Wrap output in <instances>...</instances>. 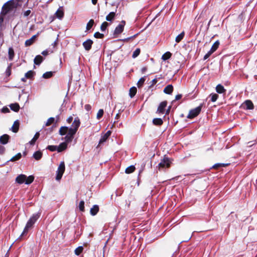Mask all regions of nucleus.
<instances>
[{
  "label": "nucleus",
  "instance_id": "2f4dec72",
  "mask_svg": "<svg viewBox=\"0 0 257 257\" xmlns=\"http://www.w3.org/2000/svg\"><path fill=\"white\" fill-rule=\"evenodd\" d=\"M22 157V154L21 153H19L16 154L15 156L13 157L8 162L12 161L15 162L16 161L19 160Z\"/></svg>",
  "mask_w": 257,
  "mask_h": 257
},
{
  "label": "nucleus",
  "instance_id": "3c124183",
  "mask_svg": "<svg viewBox=\"0 0 257 257\" xmlns=\"http://www.w3.org/2000/svg\"><path fill=\"white\" fill-rule=\"evenodd\" d=\"M79 209L81 211H84V201L81 200L79 204Z\"/></svg>",
  "mask_w": 257,
  "mask_h": 257
},
{
  "label": "nucleus",
  "instance_id": "4be33fe9",
  "mask_svg": "<svg viewBox=\"0 0 257 257\" xmlns=\"http://www.w3.org/2000/svg\"><path fill=\"white\" fill-rule=\"evenodd\" d=\"M42 153L40 151H38L35 152L33 155V157L36 160H40L42 157Z\"/></svg>",
  "mask_w": 257,
  "mask_h": 257
},
{
  "label": "nucleus",
  "instance_id": "a211bd4d",
  "mask_svg": "<svg viewBox=\"0 0 257 257\" xmlns=\"http://www.w3.org/2000/svg\"><path fill=\"white\" fill-rule=\"evenodd\" d=\"M43 60L44 58L41 55H38L35 57L34 60V62L35 64L37 65H40Z\"/></svg>",
  "mask_w": 257,
  "mask_h": 257
},
{
  "label": "nucleus",
  "instance_id": "39448f33",
  "mask_svg": "<svg viewBox=\"0 0 257 257\" xmlns=\"http://www.w3.org/2000/svg\"><path fill=\"white\" fill-rule=\"evenodd\" d=\"M202 104H200V105L197 107L190 110L187 117L188 118H193L197 116L200 113L202 107Z\"/></svg>",
  "mask_w": 257,
  "mask_h": 257
},
{
  "label": "nucleus",
  "instance_id": "bb28decb",
  "mask_svg": "<svg viewBox=\"0 0 257 257\" xmlns=\"http://www.w3.org/2000/svg\"><path fill=\"white\" fill-rule=\"evenodd\" d=\"M19 121L18 120L15 121L13 126L12 127V131L14 133H17L19 130Z\"/></svg>",
  "mask_w": 257,
  "mask_h": 257
},
{
  "label": "nucleus",
  "instance_id": "4468645a",
  "mask_svg": "<svg viewBox=\"0 0 257 257\" xmlns=\"http://www.w3.org/2000/svg\"><path fill=\"white\" fill-rule=\"evenodd\" d=\"M244 107L246 109H253V104L252 101L250 100H246L244 101Z\"/></svg>",
  "mask_w": 257,
  "mask_h": 257
},
{
  "label": "nucleus",
  "instance_id": "aec40b11",
  "mask_svg": "<svg viewBox=\"0 0 257 257\" xmlns=\"http://www.w3.org/2000/svg\"><path fill=\"white\" fill-rule=\"evenodd\" d=\"M99 211V206L97 205H94L90 209V213L91 215H95Z\"/></svg>",
  "mask_w": 257,
  "mask_h": 257
},
{
  "label": "nucleus",
  "instance_id": "cd10ccee",
  "mask_svg": "<svg viewBox=\"0 0 257 257\" xmlns=\"http://www.w3.org/2000/svg\"><path fill=\"white\" fill-rule=\"evenodd\" d=\"M115 16V12H111L106 16V20L109 22H111L114 18Z\"/></svg>",
  "mask_w": 257,
  "mask_h": 257
},
{
  "label": "nucleus",
  "instance_id": "864d4df0",
  "mask_svg": "<svg viewBox=\"0 0 257 257\" xmlns=\"http://www.w3.org/2000/svg\"><path fill=\"white\" fill-rule=\"evenodd\" d=\"M6 149L5 147L0 144V155H3L5 153Z\"/></svg>",
  "mask_w": 257,
  "mask_h": 257
},
{
  "label": "nucleus",
  "instance_id": "6e6d98bb",
  "mask_svg": "<svg viewBox=\"0 0 257 257\" xmlns=\"http://www.w3.org/2000/svg\"><path fill=\"white\" fill-rule=\"evenodd\" d=\"M84 108L87 111H89L91 109V106L90 104H85Z\"/></svg>",
  "mask_w": 257,
  "mask_h": 257
},
{
  "label": "nucleus",
  "instance_id": "412c9836",
  "mask_svg": "<svg viewBox=\"0 0 257 257\" xmlns=\"http://www.w3.org/2000/svg\"><path fill=\"white\" fill-rule=\"evenodd\" d=\"M36 37H37V35H35L33 36L30 39L26 40L25 43V46L28 47V46L32 45L33 44L34 40H35V38H36Z\"/></svg>",
  "mask_w": 257,
  "mask_h": 257
},
{
  "label": "nucleus",
  "instance_id": "13d9d810",
  "mask_svg": "<svg viewBox=\"0 0 257 257\" xmlns=\"http://www.w3.org/2000/svg\"><path fill=\"white\" fill-rule=\"evenodd\" d=\"M157 78H154L151 81V86L155 85V84L157 83Z\"/></svg>",
  "mask_w": 257,
  "mask_h": 257
},
{
  "label": "nucleus",
  "instance_id": "c756f323",
  "mask_svg": "<svg viewBox=\"0 0 257 257\" xmlns=\"http://www.w3.org/2000/svg\"><path fill=\"white\" fill-rule=\"evenodd\" d=\"M137 89L135 87H132L130 89L129 95L131 98H133L135 96L137 93Z\"/></svg>",
  "mask_w": 257,
  "mask_h": 257
},
{
  "label": "nucleus",
  "instance_id": "0eeeda50",
  "mask_svg": "<svg viewBox=\"0 0 257 257\" xmlns=\"http://www.w3.org/2000/svg\"><path fill=\"white\" fill-rule=\"evenodd\" d=\"M219 45V42L218 41H216L215 42H214L210 50L204 55L203 60H205L208 58L209 56L217 49Z\"/></svg>",
  "mask_w": 257,
  "mask_h": 257
},
{
  "label": "nucleus",
  "instance_id": "c9c22d12",
  "mask_svg": "<svg viewBox=\"0 0 257 257\" xmlns=\"http://www.w3.org/2000/svg\"><path fill=\"white\" fill-rule=\"evenodd\" d=\"M94 21L93 19L90 20L86 25V31H89L92 27V26L94 25Z\"/></svg>",
  "mask_w": 257,
  "mask_h": 257
},
{
  "label": "nucleus",
  "instance_id": "f704fd0d",
  "mask_svg": "<svg viewBox=\"0 0 257 257\" xmlns=\"http://www.w3.org/2000/svg\"><path fill=\"white\" fill-rule=\"evenodd\" d=\"M185 33L184 32H182L176 37L175 41L177 43H179L183 39Z\"/></svg>",
  "mask_w": 257,
  "mask_h": 257
},
{
  "label": "nucleus",
  "instance_id": "393cba45",
  "mask_svg": "<svg viewBox=\"0 0 257 257\" xmlns=\"http://www.w3.org/2000/svg\"><path fill=\"white\" fill-rule=\"evenodd\" d=\"M10 107V108L15 112H18L19 111L20 106L17 103L11 104Z\"/></svg>",
  "mask_w": 257,
  "mask_h": 257
},
{
  "label": "nucleus",
  "instance_id": "7c9ffc66",
  "mask_svg": "<svg viewBox=\"0 0 257 257\" xmlns=\"http://www.w3.org/2000/svg\"><path fill=\"white\" fill-rule=\"evenodd\" d=\"M171 56H172V54L170 52H169V51L166 52L162 55V59L163 61H166V60H168L169 59H170L171 58Z\"/></svg>",
  "mask_w": 257,
  "mask_h": 257
},
{
  "label": "nucleus",
  "instance_id": "20e7f679",
  "mask_svg": "<svg viewBox=\"0 0 257 257\" xmlns=\"http://www.w3.org/2000/svg\"><path fill=\"white\" fill-rule=\"evenodd\" d=\"M65 163L64 161H62L60 162L59 166L57 169L56 171L57 175L56 176V180L58 181L60 180L63 175V173L65 171Z\"/></svg>",
  "mask_w": 257,
  "mask_h": 257
},
{
  "label": "nucleus",
  "instance_id": "473e14b6",
  "mask_svg": "<svg viewBox=\"0 0 257 257\" xmlns=\"http://www.w3.org/2000/svg\"><path fill=\"white\" fill-rule=\"evenodd\" d=\"M55 15L57 18L61 20L64 17V12L62 10L58 9L55 13Z\"/></svg>",
  "mask_w": 257,
  "mask_h": 257
},
{
  "label": "nucleus",
  "instance_id": "58836bf2",
  "mask_svg": "<svg viewBox=\"0 0 257 257\" xmlns=\"http://www.w3.org/2000/svg\"><path fill=\"white\" fill-rule=\"evenodd\" d=\"M34 180V177L32 175H30L28 177L26 178L25 180V184L27 185H29L33 182Z\"/></svg>",
  "mask_w": 257,
  "mask_h": 257
},
{
  "label": "nucleus",
  "instance_id": "09e8293b",
  "mask_svg": "<svg viewBox=\"0 0 257 257\" xmlns=\"http://www.w3.org/2000/svg\"><path fill=\"white\" fill-rule=\"evenodd\" d=\"M94 37L97 39H102L104 37V34L96 32L94 33Z\"/></svg>",
  "mask_w": 257,
  "mask_h": 257
},
{
  "label": "nucleus",
  "instance_id": "ddd939ff",
  "mask_svg": "<svg viewBox=\"0 0 257 257\" xmlns=\"http://www.w3.org/2000/svg\"><path fill=\"white\" fill-rule=\"evenodd\" d=\"M111 132L110 131H108L103 136L101 137L99 141V144H101L105 142L111 135Z\"/></svg>",
  "mask_w": 257,
  "mask_h": 257
},
{
  "label": "nucleus",
  "instance_id": "dca6fc26",
  "mask_svg": "<svg viewBox=\"0 0 257 257\" xmlns=\"http://www.w3.org/2000/svg\"><path fill=\"white\" fill-rule=\"evenodd\" d=\"M69 127L68 126H61L59 131V134L60 136H64L65 135H67V133L68 131L69 132Z\"/></svg>",
  "mask_w": 257,
  "mask_h": 257
},
{
  "label": "nucleus",
  "instance_id": "9d476101",
  "mask_svg": "<svg viewBox=\"0 0 257 257\" xmlns=\"http://www.w3.org/2000/svg\"><path fill=\"white\" fill-rule=\"evenodd\" d=\"M167 101H164L161 102L158 107L157 112L159 113H164L165 112V108L167 106Z\"/></svg>",
  "mask_w": 257,
  "mask_h": 257
},
{
  "label": "nucleus",
  "instance_id": "a19ab883",
  "mask_svg": "<svg viewBox=\"0 0 257 257\" xmlns=\"http://www.w3.org/2000/svg\"><path fill=\"white\" fill-rule=\"evenodd\" d=\"M145 76L143 77L140 79L137 83V85L139 88L142 87L145 81Z\"/></svg>",
  "mask_w": 257,
  "mask_h": 257
},
{
  "label": "nucleus",
  "instance_id": "052dcab7",
  "mask_svg": "<svg viewBox=\"0 0 257 257\" xmlns=\"http://www.w3.org/2000/svg\"><path fill=\"white\" fill-rule=\"evenodd\" d=\"M41 54L44 55V56H47L48 55L49 53H48V51L47 50H45L44 51H43Z\"/></svg>",
  "mask_w": 257,
  "mask_h": 257
},
{
  "label": "nucleus",
  "instance_id": "5fc2aeb1",
  "mask_svg": "<svg viewBox=\"0 0 257 257\" xmlns=\"http://www.w3.org/2000/svg\"><path fill=\"white\" fill-rule=\"evenodd\" d=\"M31 13V10H28L24 12L23 16L24 17H27L28 16H29L30 15Z\"/></svg>",
  "mask_w": 257,
  "mask_h": 257
},
{
  "label": "nucleus",
  "instance_id": "a18cd8bd",
  "mask_svg": "<svg viewBox=\"0 0 257 257\" xmlns=\"http://www.w3.org/2000/svg\"><path fill=\"white\" fill-rule=\"evenodd\" d=\"M46 149L49 150L51 152L57 151V146L49 145L46 148Z\"/></svg>",
  "mask_w": 257,
  "mask_h": 257
},
{
  "label": "nucleus",
  "instance_id": "5701e85b",
  "mask_svg": "<svg viewBox=\"0 0 257 257\" xmlns=\"http://www.w3.org/2000/svg\"><path fill=\"white\" fill-rule=\"evenodd\" d=\"M14 56L15 52L13 48L12 47H10L8 50L9 60L10 61H12L14 59Z\"/></svg>",
  "mask_w": 257,
  "mask_h": 257
},
{
  "label": "nucleus",
  "instance_id": "b1692460",
  "mask_svg": "<svg viewBox=\"0 0 257 257\" xmlns=\"http://www.w3.org/2000/svg\"><path fill=\"white\" fill-rule=\"evenodd\" d=\"M40 136L39 132H37L34 135L33 139L29 142V144L31 145H34L36 141L38 139Z\"/></svg>",
  "mask_w": 257,
  "mask_h": 257
},
{
  "label": "nucleus",
  "instance_id": "774afa93",
  "mask_svg": "<svg viewBox=\"0 0 257 257\" xmlns=\"http://www.w3.org/2000/svg\"><path fill=\"white\" fill-rule=\"evenodd\" d=\"M119 117H120L119 114L117 113L116 115H115V118L117 119L119 118Z\"/></svg>",
  "mask_w": 257,
  "mask_h": 257
},
{
  "label": "nucleus",
  "instance_id": "4d7b16f0",
  "mask_svg": "<svg viewBox=\"0 0 257 257\" xmlns=\"http://www.w3.org/2000/svg\"><path fill=\"white\" fill-rule=\"evenodd\" d=\"M73 117L72 116H70L66 120V121L68 123H70L73 121Z\"/></svg>",
  "mask_w": 257,
  "mask_h": 257
},
{
  "label": "nucleus",
  "instance_id": "a878e982",
  "mask_svg": "<svg viewBox=\"0 0 257 257\" xmlns=\"http://www.w3.org/2000/svg\"><path fill=\"white\" fill-rule=\"evenodd\" d=\"M153 123L155 125L160 126L163 123V121L161 118H155L153 119Z\"/></svg>",
  "mask_w": 257,
  "mask_h": 257
},
{
  "label": "nucleus",
  "instance_id": "6ab92c4d",
  "mask_svg": "<svg viewBox=\"0 0 257 257\" xmlns=\"http://www.w3.org/2000/svg\"><path fill=\"white\" fill-rule=\"evenodd\" d=\"M216 91L219 94L224 93L226 92V89L224 86L220 84H218L216 86Z\"/></svg>",
  "mask_w": 257,
  "mask_h": 257
},
{
  "label": "nucleus",
  "instance_id": "1a4fd4ad",
  "mask_svg": "<svg viewBox=\"0 0 257 257\" xmlns=\"http://www.w3.org/2000/svg\"><path fill=\"white\" fill-rule=\"evenodd\" d=\"M93 41L91 39H87L82 43V45L86 51H89L92 47Z\"/></svg>",
  "mask_w": 257,
  "mask_h": 257
},
{
  "label": "nucleus",
  "instance_id": "4c0bfd02",
  "mask_svg": "<svg viewBox=\"0 0 257 257\" xmlns=\"http://www.w3.org/2000/svg\"><path fill=\"white\" fill-rule=\"evenodd\" d=\"M135 167L134 165H131L126 168L125 172L126 174H130L133 173L135 170Z\"/></svg>",
  "mask_w": 257,
  "mask_h": 257
},
{
  "label": "nucleus",
  "instance_id": "72a5a7b5",
  "mask_svg": "<svg viewBox=\"0 0 257 257\" xmlns=\"http://www.w3.org/2000/svg\"><path fill=\"white\" fill-rule=\"evenodd\" d=\"M35 72L32 70H30L25 73V76L27 79H32L34 77Z\"/></svg>",
  "mask_w": 257,
  "mask_h": 257
},
{
  "label": "nucleus",
  "instance_id": "e433bc0d",
  "mask_svg": "<svg viewBox=\"0 0 257 257\" xmlns=\"http://www.w3.org/2000/svg\"><path fill=\"white\" fill-rule=\"evenodd\" d=\"M53 73L52 71H48L44 73L42 77L45 79H48L52 77Z\"/></svg>",
  "mask_w": 257,
  "mask_h": 257
},
{
  "label": "nucleus",
  "instance_id": "c03bdc74",
  "mask_svg": "<svg viewBox=\"0 0 257 257\" xmlns=\"http://www.w3.org/2000/svg\"><path fill=\"white\" fill-rule=\"evenodd\" d=\"M210 96H211V101L212 102H215L218 98V95L216 93H211Z\"/></svg>",
  "mask_w": 257,
  "mask_h": 257
},
{
  "label": "nucleus",
  "instance_id": "9b49d317",
  "mask_svg": "<svg viewBox=\"0 0 257 257\" xmlns=\"http://www.w3.org/2000/svg\"><path fill=\"white\" fill-rule=\"evenodd\" d=\"M10 139V137L7 134H4L0 137V144L5 145L7 144Z\"/></svg>",
  "mask_w": 257,
  "mask_h": 257
},
{
  "label": "nucleus",
  "instance_id": "6e6552de",
  "mask_svg": "<svg viewBox=\"0 0 257 257\" xmlns=\"http://www.w3.org/2000/svg\"><path fill=\"white\" fill-rule=\"evenodd\" d=\"M125 25V21L122 20L120 24H119L115 28L113 32V35H116L121 34L123 31Z\"/></svg>",
  "mask_w": 257,
  "mask_h": 257
},
{
  "label": "nucleus",
  "instance_id": "338daca9",
  "mask_svg": "<svg viewBox=\"0 0 257 257\" xmlns=\"http://www.w3.org/2000/svg\"><path fill=\"white\" fill-rule=\"evenodd\" d=\"M27 79V78L25 76L24 77L21 78V81L23 82H26Z\"/></svg>",
  "mask_w": 257,
  "mask_h": 257
},
{
  "label": "nucleus",
  "instance_id": "c85d7f7f",
  "mask_svg": "<svg viewBox=\"0 0 257 257\" xmlns=\"http://www.w3.org/2000/svg\"><path fill=\"white\" fill-rule=\"evenodd\" d=\"M228 165V164L216 163V164H215L214 165H213L211 167V169H217L220 167H225L227 166Z\"/></svg>",
  "mask_w": 257,
  "mask_h": 257
},
{
  "label": "nucleus",
  "instance_id": "8fccbe9b",
  "mask_svg": "<svg viewBox=\"0 0 257 257\" xmlns=\"http://www.w3.org/2000/svg\"><path fill=\"white\" fill-rule=\"evenodd\" d=\"M55 121V118L54 117H50L47 121L46 123V126H49L50 125H51L52 123H53Z\"/></svg>",
  "mask_w": 257,
  "mask_h": 257
},
{
  "label": "nucleus",
  "instance_id": "de8ad7c7",
  "mask_svg": "<svg viewBox=\"0 0 257 257\" xmlns=\"http://www.w3.org/2000/svg\"><path fill=\"white\" fill-rule=\"evenodd\" d=\"M103 113H104L103 110L102 109H100L97 113V116H96L97 118L98 119H100L102 117Z\"/></svg>",
  "mask_w": 257,
  "mask_h": 257
},
{
  "label": "nucleus",
  "instance_id": "423d86ee",
  "mask_svg": "<svg viewBox=\"0 0 257 257\" xmlns=\"http://www.w3.org/2000/svg\"><path fill=\"white\" fill-rule=\"evenodd\" d=\"M170 163L171 162L168 157H164L163 159L161 160L157 167L159 170L165 168H168L170 167Z\"/></svg>",
  "mask_w": 257,
  "mask_h": 257
},
{
  "label": "nucleus",
  "instance_id": "37998d69",
  "mask_svg": "<svg viewBox=\"0 0 257 257\" xmlns=\"http://www.w3.org/2000/svg\"><path fill=\"white\" fill-rule=\"evenodd\" d=\"M108 25L109 24L107 22H104L100 26V30L102 32L105 31Z\"/></svg>",
  "mask_w": 257,
  "mask_h": 257
},
{
  "label": "nucleus",
  "instance_id": "603ef678",
  "mask_svg": "<svg viewBox=\"0 0 257 257\" xmlns=\"http://www.w3.org/2000/svg\"><path fill=\"white\" fill-rule=\"evenodd\" d=\"M1 111L2 112L5 113L10 112V110L8 107H7V106H4L1 109Z\"/></svg>",
  "mask_w": 257,
  "mask_h": 257
},
{
  "label": "nucleus",
  "instance_id": "ea45409f",
  "mask_svg": "<svg viewBox=\"0 0 257 257\" xmlns=\"http://www.w3.org/2000/svg\"><path fill=\"white\" fill-rule=\"evenodd\" d=\"M12 66V63H10L6 69L5 74L7 76H10L11 74V68Z\"/></svg>",
  "mask_w": 257,
  "mask_h": 257
},
{
  "label": "nucleus",
  "instance_id": "0e129e2a",
  "mask_svg": "<svg viewBox=\"0 0 257 257\" xmlns=\"http://www.w3.org/2000/svg\"><path fill=\"white\" fill-rule=\"evenodd\" d=\"M3 21H4L3 17L1 16H0V27H1Z\"/></svg>",
  "mask_w": 257,
  "mask_h": 257
},
{
  "label": "nucleus",
  "instance_id": "bf43d9fd",
  "mask_svg": "<svg viewBox=\"0 0 257 257\" xmlns=\"http://www.w3.org/2000/svg\"><path fill=\"white\" fill-rule=\"evenodd\" d=\"M182 96V95L181 94H177V95H176L175 100H178L180 99L181 98Z\"/></svg>",
  "mask_w": 257,
  "mask_h": 257
},
{
  "label": "nucleus",
  "instance_id": "f03ea898",
  "mask_svg": "<svg viewBox=\"0 0 257 257\" xmlns=\"http://www.w3.org/2000/svg\"><path fill=\"white\" fill-rule=\"evenodd\" d=\"M41 213L38 212L36 213L33 214L32 216L27 221L26 225L24 229L23 232L22 233L20 236H23L24 234L28 232V230L31 228L33 225L35 224L36 221L40 218Z\"/></svg>",
  "mask_w": 257,
  "mask_h": 257
},
{
  "label": "nucleus",
  "instance_id": "f257e3e1",
  "mask_svg": "<svg viewBox=\"0 0 257 257\" xmlns=\"http://www.w3.org/2000/svg\"><path fill=\"white\" fill-rule=\"evenodd\" d=\"M80 125V121L79 118L78 117H75L71 126L69 128L68 133L64 138V143H66L67 145L72 142Z\"/></svg>",
  "mask_w": 257,
  "mask_h": 257
},
{
  "label": "nucleus",
  "instance_id": "79ce46f5",
  "mask_svg": "<svg viewBox=\"0 0 257 257\" xmlns=\"http://www.w3.org/2000/svg\"><path fill=\"white\" fill-rule=\"evenodd\" d=\"M83 247L82 246H80L75 249V253L77 255H79L83 251Z\"/></svg>",
  "mask_w": 257,
  "mask_h": 257
},
{
  "label": "nucleus",
  "instance_id": "f8f14e48",
  "mask_svg": "<svg viewBox=\"0 0 257 257\" xmlns=\"http://www.w3.org/2000/svg\"><path fill=\"white\" fill-rule=\"evenodd\" d=\"M27 178V176L25 175L24 174H21L18 175L16 179V182L19 184H22L24 183H25V180Z\"/></svg>",
  "mask_w": 257,
  "mask_h": 257
},
{
  "label": "nucleus",
  "instance_id": "49530a36",
  "mask_svg": "<svg viewBox=\"0 0 257 257\" xmlns=\"http://www.w3.org/2000/svg\"><path fill=\"white\" fill-rule=\"evenodd\" d=\"M140 52H141L140 49L137 48L135 50V51L133 52L132 57L133 58H135L137 57L140 55Z\"/></svg>",
  "mask_w": 257,
  "mask_h": 257
},
{
  "label": "nucleus",
  "instance_id": "2eb2a0df",
  "mask_svg": "<svg viewBox=\"0 0 257 257\" xmlns=\"http://www.w3.org/2000/svg\"><path fill=\"white\" fill-rule=\"evenodd\" d=\"M67 148V145L66 143L63 142L60 144L59 146H57V151L60 153L65 150Z\"/></svg>",
  "mask_w": 257,
  "mask_h": 257
},
{
  "label": "nucleus",
  "instance_id": "e2e57ef3",
  "mask_svg": "<svg viewBox=\"0 0 257 257\" xmlns=\"http://www.w3.org/2000/svg\"><path fill=\"white\" fill-rule=\"evenodd\" d=\"M147 70V68L146 67H144L141 69V71L143 73H144Z\"/></svg>",
  "mask_w": 257,
  "mask_h": 257
},
{
  "label": "nucleus",
  "instance_id": "69168bd1",
  "mask_svg": "<svg viewBox=\"0 0 257 257\" xmlns=\"http://www.w3.org/2000/svg\"><path fill=\"white\" fill-rule=\"evenodd\" d=\"M130 39H131V38L128 37V38L123 39H120L119 40L123 41V42H127V41H128Z\"/></svg>",
  "mask_w": 257,
  "mask_h": 257
},
{
  "label": "nucleus",
  "instance_id": "7ed1b4c3",
  "mask_svg": "<svg viewBox=\"0 0 257 257\" xmlns=\"http://www.w3.org/2000/svg\"><path fill=\"white\" fill-rule=\"evenodd\" d=\"M15 7L14 0H10L3 5L1 14L6 15Z\"/></svg>",
  "mask_w": 257,
  "mask_h": 257
},
{
  "label": "nucleus",
  "instance_id": "680f3d73",
  "mask_svg": "<svg viewBox=\"0 0 257 257\" xmlns=\"http://www.w3.org/2000/svg\"><path fill=\"white\" fill-rule=\"evenodd\" d=\"M171 109V106H169L166 111V115L169 114Z\"/></svg>",
  "mask_w": 257,
  "mask_h": 257
},
{
  "label": "nucleus",
  "instance_id": "f3484780",
  "mask_svg": "<svg viewBox=\"0 0 257 257\" xmlns=\"http://www.w3.org/2000/svg\"><path fill=\"white\" fill-rule=\"evenodd\" d=\"M173 91V86L172 84H169L165 87L163 92L167 94H172Z\"/></svg>",
  "mask_w": 257,
  "mask_h": 257
}]
</instances>
